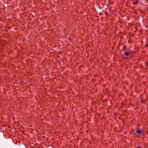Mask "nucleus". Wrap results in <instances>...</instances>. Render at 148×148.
Returning <instances> with one entry per match:
<instances>
[{"label": "nucleus", "instance_id": "obj_1", "mask_svg": "<svg viewBox=\"0 0 148 148\" xmlns=\"http://www.w3.org/2000/svg\"><path fill=\"white\" fill-rule=\"evenodd\" d=\"M131 51L129 50V52H128V51L125 52L124 53V54L126 56H128L129 55L130 53H131Z\"/></svg>", "mask_w": 148, "mask_h": 148}, {"label": "nucleus", "instance_id": "obj_2", "mask_svg": "<svg viewBox=\"0 0 148 148\" xmlns=\"http://www.w3.org/2000/svg\"><path fill=\"white\" fill-rule=\"evenodd\" d=\"M136 133L139 134H142V131L141 130H138L136 131Z\"/></svg>", "mask_w": 148, "mask_h": 148}, {"label": "nucleus", "instance_id": "obj_3", "mask_svg": "<svg viewBox=\"0 0 148 148\" xmlns=\"http://www.w3.org/2000/svg\"><path fill=\"white\" fill-rule=\"evenodd\" d=\"M138 1L137 0H136V1L134 2L133 3V4L134 5V4H138Z\"/></svg>", "mask_w": 148, "mask_h": 148}, {"label": "nucleus", "instance_id": "obj_4", "mask_svg": "<svg viewBox=\"0 0 148 148\" xmlns=\"http://www.w3.org/2000/svg\"><path fill=\"white\" fill-rule=\"evenodd\" d=\"M141 103H145V101H144V100L143 99H141Z\"/></svg>", "mask_w": 148, "mask_h": 148}, {"label": "nucleus", "instance_id": "obj_5", "mask_svg": "<svg viewBox=\"0 0 148 148\" xmlns=\"http://www.w3.org/2000/svg\"><path fill=\"white\" fill-rule=\"evenodd\" d=\"M136 148H140V146H138Z\"/></svg>", "mask_w": 148, "mask_h": 148}]
</instances>
